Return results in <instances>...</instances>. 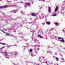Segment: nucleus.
<instances>
[{"label":"nucleus","mask_w":65,"mask_h":65,"mask_svg":"<svg viewBox=\"0 0 65 65\" xmlns=\"http://www.w3.org/2000/svg\"><path fill=\"white\" fill-rule=\"evenodd\" d=\"M7 7V6H2L0 7V8H6Z\"/></svg>","instance_id":"obj_1"},{"label":"nucleus","mask_w":65,"mask_h":65,"mask_svg":"<svg viewBox=\"0 0 65 65\" xmlns=\"http://www.w3.org/2000/svg\"><path fill=\"white\" fill-rule=\"evenodd\" d=\"M58 9H59V8L58 7V6H57L56 7V8H55V11H57L58 10Z\"/></svg>","instance_id":"obj_2"},{"label":"nucleus","mask_w":65,"mask_h":65,"mask_svg":"<svg viewBox=\"0 0 65 65\" xmlns=\"http://www.w3.org/2000/svg\"><path fill=\"white\" fill-rule=\"evenodd\" d=\"M48 12L49 13H50L51 12V8H50V7H48Z\"/></svg>","instance_id":"obj_3"},{"label":"nucleus","mask_w":65,"mask_h":65,"mask_svg":"<svg viewBox=\"0 0 65 65\" xmlns=\"http://www.w3.org/2000/svg\"><path fill=\"white\" fill-rule=\"evenodd\" d=\"M54 24L55 25H57V26H58V25H60V24L59 23H58L57 22L55 23H54Z\"/></svg>","instance_id":"obj_4"},{"label":"nucleus","mask_w":65,"mask_h":65,"mask_svg":"<svg viewBox=\"0 0 65 65\" xmlns=\"http://www.w3.org/2000/svg\"><path fill=\"white\" fill-rule=\"evenodd\" d=\"M2 31H3V32H4V33H5V34H6V35H8V36H9L10 35V34H9V33H5V32H4V31H2Z\"/></svg>","instance_id":"obj_5"},{"label":"nucleus","mask_w":65,"mask_h":65,"mask_svg":"<svg viewBox=\"0 0 65 65\" xmlns=\"http://www.w3.org/2000/svg\"><path fill=\"white\" fill-rule=\"evenodd\" d=\"M6 52L7 51H5V52L4 53H5L6 56H7V55H8L7 53V52Z\"/></svg>","instance_id":"obj_6"},{"label":"nucleus","mask_w":65,"mask_h":65,"mask_svg":"<svg viewBox=\"0 0 65 65\" xmlns=\"http://www.w3.org/2000/svg\"><path fill=\"white\" fill-rule=\"evenodd\" d=\"M31 15L32 16H33V17H34V16H35L36 15H35V14L34 13H32L31 14Z\"/></svg>","instance_id":"obj_7"},{"label":"nucleus","mask_w":65,"mask_h":65,"mask_svg":"<svg viewBox=\"0 0 65 65\" xmlns=\"http://www.w3.org/2000/svg\"><path fill=\"white\" fill-rule=\"evenodd\" d=\"M46 23L47 25H50V22H46Z\"/></svg>","instance_id":"obj_8"},{"label":"nucleus","mask_w":65,"mask_h":65,"mask_svg":"<svg viewBox=\"0 0 65 65\" xmlns=\"http://www.w3.org/2000/svg\"><path fill=\"white\" fill-rule=\"evenodd\" d=\"M38 37H40V38H42V37H41V36L39 35H38Z\"/></svg>","instance_id":"obj_9"},{"label":"nucleus","mask_w":65,"mask_h":65,"mask_svg":"<svg viewBox=\"0 0 65 65\" xmlns=\"http://www.w3.org/2000/svg\"><path fill=\"white\" fill-rule=\"evenodd\" d=\"M56 61H59V59H58V58L56 57Z\"/></svg>","instance_id":"obj_10"},{"label":"nucleus","mask_w":65,"mask_h":65,"mask_svg":"<svg viewBox=\"0 0 65 65\" xmlns=\"http://www.w3.org/2000/svg\"><path fill=\"white\" fill-rule=\"evenodd\" d=\"M52 16H53V17H56V14H55L53 15H52Z\"/></svg>","instance_id":"obj_11"},{"label":"nucleus","mask_w":65,"mask_h":65,"mask_svg":"<svg viewBox=\"0 0 65 65\" xmlns=\"http://www.w3.org/2000/svg\"><path fill=\"white\" fill-rule=\"evenodd\" d=\"M30 52H32V49H30Z\"/></svg>","instance_id":"obj_12"},{"label":"nucleus","mask_w":65,"mask_h":65,"mask_svg":"<svg viewBox=\"0 0 65 65\" xmlns=\"http://www.w3.org/2000/svg\"><path fill=\"white\" fill-rule=\"evenodd\" d=\"M60 41H61V42H64V41L63 40H60Z\"/></svg>","instance_id":"obj_13"},{"label":"nucleus","mask_w":65,"mask_h":65,"mask_svg":"<svg viewBox=\"0 0 65 65\" xmlns=\"http://www.w3.org/2000/svg\"><path fill=\"white\" fill-rule=\"evenodd\" d=\"M1 44H3V45H5V44L4 43H1Z\"/></svg>","instance_id":"obj_14"},{"label":"nucleus","mask_w":65,"mask_h":65,"mask_svg":"<svg viewBox=\"0 0 65 65\" xmlns=\"http://www.w3.org/2000/svg\"><path fill=\"white\" fill-rule=\"evenodd\" d=\"M30 3H28L27 4V5H30Z\"/></svg>","instance_id":"obj_15"},{"label":"nucleus","mask_w":65,"mask_h":65,"mask_svg":"<svg viewBox=\"0 0 65 65\" xmlns=\"http://www.w3.org/2000/svg\"><path fill=\"white\" fill-rule=\"evenodd\" d=\"M5 46H4L2 48H1V49H2V48H5Z\"/></svg>","instance_id":"obj_16"},{"label":"nucleus","mask_w":65,"mask_h":65,"mask_svg":"<svg viewBox=\"0 0 65 65\" xmlns=\"http://www.w3.org/2000/svg\"><path fill=\"white\" fill-rule=\"evenodd\" d=\"M58 39H61V38L60 37L58 38Z\"/></svg>","instance_id":"obj_17"},{"label":"nucleus","mask_w":65,"mask_h":65,"mask_svg":"<svg viewBox=\"0 0 65 65\" xmlns=\"http://www.w3.org/2000/svg\"><path fill=\"white\" fill-rule=\"evenodd\" d=\"M61 39H62V40H63V38Z\"/></svg>","instance_id":"obj_18"},{"label":"nucleus","mask_w":65,"mask_h":65,"mask_svg":"<svg viewBox=\"0 0 65 65\" xmlns=\"http://www.w3.org/2000/svg\"><path fill=\"white\" fill-rule=\"evenodd\" d=\"M25 4V5H27V4Z\"/></svg>","instance_id":"obj_19"},{"label":"nucleus","mask_w":65,"mask_h":65,"mask_svg":"<svg viewBox=\"0 0 65 65\" xmlns=\"http://www.w3.org/2000/svg\"><path fill=\"white\" fill-rule=\"evenodd\" d=\"M46 64L47 63V62H46Z\"/></svg>","instance_id":"obj_20"},{"label":"nucleus","mask_w":65,"mask_h":65,"mask_svg":"<svg viewBox=\"0 0 65 65\" xmlns=\"http://www.w3.org/2000/svg\"><path fill=\"white\" fill-rule=\"evenodd\" d=\"M1 43L0 42V44H1Z\"/></svg>","instance_id":"obj_21"},{"label":"nucleus","mask_w":65,"mask_h":65,"mask_svg":"<svg viewBox=\"0 0 65 65\" xmlns=\"http://www.w3.org/2000/svg\"><path fill=\"white\" fill-rule=\"evenodd\" d=\"M65 42V41H64Z\"/></svg>","instance_id":"obj_22"}]
</instances>
